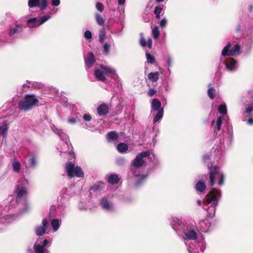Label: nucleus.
Listing matches in <instances>:
<instances>
[{"instance_id":"f257e3e1","label":"nucleus","mask_w":253,"mask_h":253,"mask_svg":"<svg viewBox=\"0 0 253 253\" xmlns=\"http://www.w3.org/2000/svg\"><path fill=\"white\" fill-rule=\"evenodd\" d=\"M172 228L177 233H183V239L188 246L189 253H203L206 248L205 240L202 235L198 236L197 232L184 221L177 217H172L171 221Z\"/></svg>"},{"instance_id":"f03ea898","label":"nucleus","mask_w":253,"mask_h":253,"mask_svg":"<svg viewBox=\"0 0 253 253\" xmlns=\"http://www.w3.org/2000/svg\"><path fill=\"white\" fill-rule=\"evenodd\" d=\"M218 167L217 166L211 167L209 168V183L211 187V191L207 195L206 201L204 203V206L211 204V206L207 209V212L209 217H212L214 215L216 207L217 205L218 200L220 197V190L213 187L216 179H219L218 184L221 186L224 182V174L219 172Z\"/></svg>"},{"instance_id":"7ed1b4c3","label":"nucleus","mask_w":253,"mask_h":253,"mask_svg":"<svg viewBox=\"0 0 253 253\" xmlns=\"http://www.w3.org/2000/svg\"><path fill=\"white\" fill-rule=\"evenodd\" d=\"M150 156V152L146 151L143 152L137 155L135 159L132 161V165L133 168L131 169L133 174L136 177H138L135 185L139 186L146 178V175H139L135 172V169L137 168L143 166L145 162V159Z\"/></svg>"},{"instance_id":"20e7f679","label":"nucleus","mask_w":253,"mask_h":253,"mask_svg":"<svg viewBox=\"0 0 253 253\" xmlns=\"http://www.w3.org/2000/svg\"><path fill=\"white\" fill-rule=\"evenodd\" d=\"M94 76L98 80L103 82H106L108 77L115 79L117 77L114 69L102 64L95 67Z\"/></svg>"},{"instance_id":"39448f33","label":"nucleus","mask_w":253,"mask_h":253,"mask_svg":"<svg viewBox=\"0 0 253 253\" xmlns=\"http://www.w3.org/2000/svg\"><path fill=\"white\" fill-rule=\"evenodd\" d=\"M51 128L53 131L56 133L59 136L60 139L62 140L61 143L59 144L57 149H58L61 153H64L66 154L72 156V154L70 152L68 153L69 150V144L67 142V140H68V135L64 133L62 129L58 128L54 125H52L51 126Z\"/></svg>"},{"instance_id":"423d86ee","label":"nucleus","mask_w":253,"mask_h":253,"mask_svg":"<svg viewBox=\"0 0 253 253\" xmlns=\"http://www.w3.org/2000/svg\"><path fill=\"white\" fill-rule=\"evenodd\" d=\"M38 102V99L35 95H27L19 102L18 109L21 111H28L31 109Z\"/></svg>"},{"instance_id":"0eeeda50","label":"nucleus","mask_w":253,"mask_h":253,"mask_svg":"<svg viewBox=\"0 0 253 253\" xmlns=\"http://www.w3.org/2000/svg\"><path fill=\"white\" fill-rule=\"evenodd\" d=\"M65 169L67 175L70 178L74 176L83 177L84 173L81 167L75 166V164L71 162H68L65 165Z\"/></svg>"},{"instance_id":"6e6552de","label":"nucleus","mask_w":253,"mask_h":253,"mask_svg":"<svg viewBox=\"0 0 253 253\" xmlns=\"http://www.w3.org/2000/svg\"><path fill=\"white\" fill-rule=\"evenodd\" d=\"M28 184V180L23 178L18 183L16 189L15 190L16 194L17 196V199L25 196L27 194L26 186ZM18 201V199L14 201H11V203H16Z\"/></svg>"},{"instance_id":"1a4fd4ad","label":"nucleus","mask_w":253,"mask_h":253,"mask_svg":"<svg viewBox=\"0 0 253 253\" xmlns=\"http://www.w3.org/2000/svg\"><path fill=\"white\" fill-rule=\"evenodd\" d=\"M51 243V240L44 239L42 242L37 241L34 245L35 253H50L47 248Z\"/></svg>"},{"instance_id":"9d476101","label":"nucleus","mask_w":253,"mask_h":253,"mask_svg":"<svg viewBox=\"0 0 253 253\" xmlns=\"http://www.w3.org/2000/svg\"><path fill=\"white\" fill-rule=\"evenodd\" d=\"M50 18V16L49 15H44L39 18L37 17L31 18L27 20V25L30 28H36L47 21Z\"/></svg>"},{"instance_id":"9b49d317","label":"nucleus","mask_w":253,"mask_h":253,"mask_svg":"<svg viewBox=\"0 0 253 253\" xmlns=\"http://www.w3.org/2000/svg\"><path fill=\"white\" fill-rule=\"evenodd\" d=\"M99 204L102 209L106 211L113 212L115 211V207L109 196L102 197L99 201Z\"/></svg>"},{"instance_id":"f8f14e48","label":"nucleus","mask_w":253,"mask_h":253,"mask_svg":"<svg viewBox=\"0 0 253 253\" xmlns=\"http://www.w3.org/2000/svg\"><path fill=\"white\" fill-rule=\"evenodd\" d=\"M241 47L238 44H236L234 47L231 48V44L230 42L223 48L221 51V55L225 56H234L240 53Z\"/></svg>"},{"instance_id":"ddd939ff","label":"nucleus","mask_w":253,"mask_h":253,"mask_svg":"<svg viewBox=\"0 0 253 253\" xmlns=\"http://www.w3.org/2000/svg\"><path fill=\"white\" fill-rule=\"evenodd\" d=\"M48 222L46 218L42 220V224L38 225L35 228V234L38 236L43 235L46 232Z\"/></svg>"},{"instance_id":"4468645a","label":"nucleus","mask_w":253,"mask_h":253,"mask_svg":"<svg viewBox=\"0 0 253 253\" xmlns=\"http://www.w3.org/2000/svg\"><path fill=\"white\" fill-rule=\"evenodd\" d=\"M46 0H29L28 6L30 7L39 6L41 9H44L47 6Z\"/></svg>"},{"instance_id":"2eb2a0df","label":"nucleus","mask_w":253,"mask_h":253,"mask_svg":"<svg viewBox=\"0 0 253 253\" xmlns=\"http://www.w3.org/2000/svg\"><path fill=\"white\" fill-rule=\"evenodd\" d=\"M225 64L227 69L230 71H233L237 69V61L232 58H229L226 62L223 61Z\"/></svg>"},{"instance_id":"dca6fc26","label":"nucleus","mask_w":253,"mask_h":253,"mask_svg":"<svg viewBox=\"0 0 253 253\" xmlns=\"http://www.w3.org/2000/svg\"><path fill=\"white\" fill-rule=\"evenodd\" d=\"M29 167L32 169L35 168L38 163V156L34 154H31L27 158Z\"/></svg>"},{"instance_id":"f3484780","label":"nucleus","mask_w":253,"mask_h":253,"mask_svg":"<svg viewBox=\"0 0 253 253\" xmlns=\"http://www.w3.org/2000/svg\"><path fill=\"white\" fill-rule=\"evenodd\" d=\"M222 124V118L219 117L217 118L216 120H213L211 122V126L216 132V134H217V131H219L221 129V126Z\"/></svg>"},{"instance_id":"a211bd4d","label":"nucleus","mask_w":253,"mask_h":253,"mask_svg":"<svg viewBox=\"0 0 253 253\" xmlns=\"http://www.w3.org/2000/svg\"><path fill=\"white\" fill-rule=\"evenodd\" d=\"M85 66L87 68L91 67L95 63V58L92 53L89 52L84 59Z\"/></svg>"},{"instance_id":"6ab92c4d","label":"nucleus","mask_w":253,"mask_h":253,"mask_svg":"<svg viewBox=\"0 0 253 253\" xmlns=\"http://www.w3.org/2000/svg\"><path fill=\"white\" fill-rule=\"evenodd\" d=\"M151 113H155L157 111H159L161 109H163L161 107V102L156 98L152 100L151 102Z\"/></svg>"},{"instance_id":"aec40b11","label":"nucleus","mask_w":253,"mask_h":253,"mask_svg":"<svg viewBox=\"0 0 253 253\" xmlns=\"http://www.w3.org/2000/svg\"><path fill=\"white\" fill-rule=\"evenodd\" d=\"M97 111L99 116H104L109 112V107L105 103L100 104L97 108Z\"/></svg>"},{"instance_id":"412c9836","label":"nucleus","mask_w":253,"mask_h":253,"mask_svg":"<svg viewBox=\"0 0 253 253\" xmlns=\"http://www.w3.org/2000/svg\"><path fill=\"white\" fill-rule=\"evenodd\" d=\"M200 230L202 232H207L210 228V223L208 219H204L199 222Z\"/></svg>"},{"instance_id":"4be33fe9","label":"nucleus","mask_w":253,"mask_h":253,"mask_svg":"<svg viewBox=\"0 0 253 253\" xmlns=\"http://www.w3.org/2000/svg\"><path fill=\"white\" fill-rule=\"evenodd\" d=\"M151 115L154 117L153 123H156L162 119L164 115V109H161L155 113H151Z\"/></svg>"},{"instance_id":"5701e85b","label":"nucleus","mask_w":253,"mask_h":253,"mask_svg":"<svg viewBox=\"0 0 253 253\" xmlns=\"http://www.w3.org/2000/svg\"><path fill=\"white\" fill-rule=\"evenodd\" d=\"M140 43L143 47L148 46L149 48H151L152 46V40L151 38H149L147 42L145 38L141 36Z\"/></svg>"},{"instance_id":"b1692460","label":"nucleus","mask_w":253,"mask_h":253,"mask_svg":"<svg viewBox=\"0 0 253 253\" xmlns=\"http://www.w3.org/2000/svg\"><path fill=\"white\" fill-rule=\"evenodd\" d=\"M61 223V219H53L51 221V225L54 231H56L59 228Z\"/></svg>"},{"instance_id":"393cba45","label":"nucleus","mask_w":253,"mask_h":253,"mask_svg":"<svg viewBox=\"0 0 253 253\" xmlns=\"http://www.w3.org/2000/svg\"><path fill=\"white\" fill-rule=\"evenodd\" d=\"M12 168L15 172H20L21 168L20 163L16 160H13L12 162Z\"/></svg>"},{"instance_id":"a878e982","label":"nucleus","mask_w":253,"mask_h":253,"mask_svg":"<svg viewBox=\"0 0 253 253\" xmlns=\"http://www.w3.org/2000/svg\"><path fill=\"white\" fill-rule=\"evenodd\" d=\"M148 78L152 82H157L159 78V73L158 72L150 73L148 75Z\"/></svg>"},{"instance_id":"bb28decb","label":"nucleus","mask_w":253,"mask_h":253,"mask_svg":"<svg viewBox=\"0 0 253 253\" xmlns=\"http://www.w3.org/2000/svg\"><path fill=\"white\" fill-rule=\"evenodd\" d=\"M8 129V124L4 122L2 124L0 125V134L2 135H6L7 130Z\"/></svg>"},{"instance_id":"cd10ccee","label":"nucleus","mask_w":253,"mask_h":253,"mask_svg":"<svg viewBox=\"0 0 253 253\" xmlns=\"http://www.w3.org/2000/svg\"><path fill=\"white\" fill-rule=\"evenodd\" d=\"M22 30V26L16 25L14 27L11 28L9 31V35L12 36L13 35L21 32Z\"/></svg>"},{"instance_id":"c85d7f7f","label":"nucleus","mask_w":253,"mask_h":253,"mask_svg":"<svg viewBox=\"0 0 253 253\" xmlns=\"http://www.w3.org/2000/svg\"><path fill=\"white\" fill-rule=\"evenodd\" d=\"M108 181L111 184H116L119 182V178L116 174H111L108 177Z\"/></svg>"},{"instance_id":"c756f323","label":"nucleus","mask_w":253,"mask_h":253,"mask_svg":"<svg viewBox=\"0 0 253 253\" xmlns=\"http://www.w3.org/2000/svg\"><path fill=\"white\" fill-rule=\"evenodd\" d=\"M117 148L120 153H125L127 150L128 146L124 143H121L118 144Z\"/></svg>"},{"instance_id":"7c9ffc66","label":"nucleus","mask_w":253,"mask_h":253,"mask_svg":"<svg viewBox=\"0 0 253 253\" xmlns=\"http://www.w3.org/2000/svg\"><path fill=\"white\" fill-rule=\"evenodd\" d=\"M197 191L199 192H203L206 189V184L204 182L199 181L195 186Z\"/></svg>"},{"instance_id":"2f4dec72","label":"nucleus","mask_w":253,"mask_h":253,"mask_svg":"<svg viewBox=\"0 0 253 253\" xmlns=\"http://www.w3.org/2000/svg\"><path fill=\"white\" fill-rule=\"evenodd\" d=\"M107 137L108 141H114L117 139L118 135L115 132L111 131L107 134Z\"/></svg>"},{"instance_id":"473e14b6","label":"nucleus","mask_w":253,"mask_h":253,"mask_svg":"<svg viewBox=\"0 0 253 253\" xmlns=\"http://www.w3.org/2000/svg\"><path fill=\"white\" fill-rule=\"evenodd\" d=\"M95 19L96 22L98 25L102 26L104 24V20L102 15L100 14H95Z\"/></svg>"},{"instance_id":"72a5a7b5","label":"nucleus","mask_w":253,"mask_h":253,"mask_svg":"<svg viewBox=\"0 0 253 253\" xmlns=\"http://www.w3.org/2000/svg\"><path fill=\"white\" fill-rule=\"evenodd\" d=\"M218 111L219 113L222 115H225L227 114V108L225 104H221L218 108Z\"/></svg>"},{"instance_id":"f704fd0d","label":"nucleus","mask_w":253,"mask_h":253,"mask_svg":"<svg viewBox=\"0 0 253 253\" xmlns=\"http://www.w3.org/2000/svg\"><path fill=\"white\" fill-rule=\"evenodd\" d=\"M146 57L147 59V61L148 63L151 64H153L155 62V58L153 56L151 55L149 53L147 52L146 53Z\"/></svg>"},{"instance_id":"c9c22d12","label":"nucleus","mask_w":253,"mask_h":253,"mask_svg":"<svg viewBox=\"0 0 253 253\" xmlns=\"http://www.w3.org/2000/svg\"><path fill=\"white\" fill-rule=\"evenodd\" d=\"M152 34L154 39L158 38L160 34V31L158 27L156 26L152 30Z\"/></svg>"},{"instance_id":"e433bc0d","label":"nucleus","mask_w":253,"mask_h":253,"mask_svg":"<svg viewBox=\"0 0 253 253\" xmlns=\"http://www.w3.org/2000/svg\"><path fill=\"white\" fill-rule=\"evenodd\" d=\"M215 91V89L212 87H210L208 90V95L211 99H213L214 98Z\"/></svg>"},{"instance_id":"4c0bfd02","label":"nucleus","mask_w":253,"mask_h":253,"mask_svg":"<svg viewBox=\"0 0 253 253\" xmlns=\"http://www.w3.org/2000/svg\"><path fill=\"white\" fill-rule=\"evenodd\" d=\"M162 10V8L161 7L157 6L155 7L154 10V13L156 14V17L157 18H160V14Z\"/></svg>"},{"instance_id":"58836bf2","label":"nucleus","mask_w":253,"mask_h":253,"mask_svg":"<svg viewBox=\"0 0 253 253\" xmlns=\"http://www.w3.org/2000/svg\"><path fill=\"white\" fill-rule=\"evenodd\" d=\"M105 33L103 30L99 32V41L100 43H103L105 37Z\"/></svg>"},{"instance_id":"ea45409f","label":"nucleus","mask_w":253,"mask_h":253,"mask_svg":"<svg viewBox=\"0 0 253 253\" xmlns=\"http://www.w3.org/2000/svg\"><path fill=\"white\" fill-rule=\"evenodd\" d=\"M110 44L108 43H105L103 45V52L106 54H108L109 52Z\"/></svg>"},{"instance_id":"a19ab883","label":"nucleus","mask_w":253,"mask_h":253,"mask_svg":"<svg viewBox=\"0 0 253 253\" xmlns=\"http://www.w3.org/2000/svg\"><path fill=\"white\" fill-rule=\"evenodd\" d=\"M96 8L100 12H102L104 10V6L102 3L98 2L96 3Z\"/></svg>"},{"instance_id":"79ce46f5","label":"nucleus","mask_w":253,"mask_h":253,"mask_svg":"<svg viewBox=\"0 0 253 253\" xmlns=\"http://www.w3.org/2000/svg\"><path fill=\"white\" fill-rule=\"evenodd\" d=\"M172 58L171 56L170 55H168L167 57H166V62L167 63V64L168 65V66L169 67H171V65H172Z\"/></svg>"},{"instance_id":"37998d69","label":"nucleus","mask_w":253,"mask_h":253,"mask_svg":"<svg viewBox=\"0 0 253 253\" xmlns=\"http://www.w3.org/2000/svg\"><path fill=\"white\" fill-rule=\"evenodd\" d=\"M246 112L248 114L253 111V102L249 104L246 108Z\"/></svg>"},{"instance_id":"c03bdc74","label":"nucleus","mask_w":253,"mask_h":253,"mask_svg":"<svg viewBox=\"0 0 253 253\" xmlns=\"http://www.w3.org/2000/svg\"><path fill=\"white\" fill-rule=\"evenodd\" d=\"M84 37L87 40L90 39L92 38V33L90 31H86L84 33Z\"/></svg>"},{"instance_id":"a18cd8bd","label":"nucleus","mask_w":253,"mask_h":253,"mask_svg":"<svg viewBox=\"0 0 253 253\" xmlns=\"http://www.w3.org/2000/svg\"><path fill=\"white\" fill-rule=\"evenodd\" d=\"M91 117L89 114H85L83 116V119L84 121L89 122L91 120Z\"/></svg>"},{"instance_id":"49530a36","label":"nucleus","mask_w":253,"mask_h":253,"mask_svg":"<svg viewBox=\"0 0 253 253\" xmlns=\"http://www.w3.org/2000/svg\"><path fill=\"white\" fill-rule=\"evenodd\" d=\"M167 24V20L166 18H164L160 22V25L162 28L165 27Z\"/></svg>"},{"instance_id":"de8ad7c7","label":"nucleus","mask_w":253,"mask_h":253,"mask_svg":"<svg viewBox=\"0 0 253 253\" xmlns=\"http://www.w3.org/2000/svg\"><path fill=\"white\" fill-rule=\"evenodd\" d=\"M60 3V0H52V4L53 6H58Z\"/></svg>"},{"instance_id":"09e8293b","label":"nucleus","mask_w":253,"mask_h":253,"mask_svg":"<svg viewBox=\"0 0 253 253\" xmlns=\"http://www.w3.org/2000/svg\"><path fill=\"white\" fill-rule=\"evenodd\" d=\"M156 93V90L154 89L151 88L148 92V94L150 96H152Z\"/></svg>"},{"instance_id":"8fccbe9b","label":"nucleus","mask_w":253,"mask_h":253,"mask_svg":"<svg viewBox=\"0 0 253 253\" xmlns=\"http://www.w3.org/2000/svg\"><path fill=\"white\" fill-rule=\"evenodd\" d=\"M68 122L70 124H75L76 122V120L74 118L69 119Z\"/></svg>"},{"instance_id":"3c124183","label":"nucleus","mask_w":253,"mask_h":253,"mask_svg":"<svg viewBox=\"0 0 253 253\" xmlns=\"http://www.w3.org/2000/svg\"><path fill=\"white\" fill-rule=\"evenodd\" d=\"M126 0H118V4L120 5H123L125 3Z\"/></svg>"},{"instance_id":"603ef678","label":"nucleus","mask_w":253,"mask_h":253,"mask_svg":"<svg viewBox=\"0 0 253 253\" xmlns=\"http://www.w3.org/2000/svg\"><path fill=\"white\" fill-rule=\"evenodd\" d=\"M210 159V156L209 155H206L204 157L203 160L204 162H206L207 161H208Z\"/></svg>"},{"instance_id":"864d4df0","label":"nucleus","mask_w":253,"mask_h":253,"mask_svg":"<svg viewBox=\"0 0 253 253\" xmlns=\"http://www.w3.org/2000/svg\"><path fill=\"white\" fill-rule=\"evenodd\" d=\"M248 124L249 125H253V119L250 118L247 121Z\"/></svg>"},{"instance_id":"5fc2aeb1","label":"nucleus","mask_w":253,"mask_h":253,"mask_svg":"<svg viewBox=\"0 0 253 253\" xmlns=\"http://www.w3.org/2000/svg\"><path fill=\"white\" fill-rule=\"evenodd\" d=\"M123 162H124V160L123 159H119L118 160V163L119 164H121V163H123Z\"/></svg>"},{"instance_id":"6e6d98bb","label":"nucleus","mask_w":253,"mask_h":253,"mask_svg":"<svg viewBox=\"0 0 253 253\" xmlns=\"http://www.w3.org/2000/svg\"><path fill=\"white\" fill-rule=\"evenodd\" d=\"M9 209H10V206H8V207H5V208L4 211H5V212H6V211H8V210H9Z\"/></svg>"},{"instance_id":"4d7b16f0","label":"nucleus","mask_w":253,"mask_h":253,"mask_svg":"<svg viewBox=\"0 0 253 253\" xmlns=\"http://www.w3.org/2000/svg\"><path fill=\"white\" fill-rule=\"evenodd\" d=\"M55 207L52 206L50 208V211H54L55 210Z\"/></svg>"},{"instance_id":"13d9d810","label":"nucleus","mask_w":253,"mask_h":253,"mask_svg":"<svg viewBox=\"0 0 253 253\" xmlns=\"http://www.w3.org/2000/svg\"><path fill=\"white\" fill-rule=\"evenodd\" d=\"M197 203L198 205L201 206L202 205V201L200 200L198 201Z\"/></svg>"},{"instance_id":"bf43d9fd","label":"nucleus","mask_w":253,"mask_h":253,"mask_svg":"<svg viewBox=\"0 0 253 253\" xmlns=\"http://www.w3.org/2000/svg\"><path fill=\"white\" fill-rule=\"evenodd\" d=\"M28 205L27 203H26V208H25V211H28Z\"/></svg>"},{"instance_id":"052dcab7","label":"nucleus","mask_w":253,"mask_h":253,"mask_svg":"<svg viewBox=\"0 0 253 253\" xmlns=\"http://www.w3.org/2000/svg\"><path fill=\"white\" fill-rule=\"evenodd\" d=\"M164 0H156V1L157 2H162V1H164Z\"/></svg>"}]
</instances>
